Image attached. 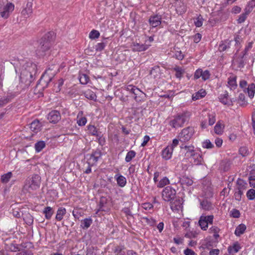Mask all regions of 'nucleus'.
Wrapping results in <instances>:
<instances>
[{"label": "nucleus", "mask_w": 255, "mask_h": 255, "mask_svg": "<svg viewBox=\"0 0 255 255\" xmlns=\"http://www.w3.org/2000/svg\"><path fill=\"white\" fill-rule=\"evenodd\" d=\"M247 14H248L247 13H244L241 14L238 19V23H241L244 22L247 17Z\"/></svg>", "instance_id": "680f3d73"}, {"label": "nucleus", "mask_w": 255, "mask_h": 255, "mask_svg": "<svg viewBox=\"0 0 255 255\" xmlns=\"http://www.w3.org/2000/svg\"><path fill=\"white\" fill-rule=\"evenodd\" d=\"M175 72V76L177 78L180 79L185 73L184 69L178 66H175L173 68Z\"/></svg>", "instance_id": "5701e85b"}, {"label": "nucleus", "mask_w": 255, "mask_h": 255, "mask_svg": "<svg viewBox=\"0 0 255 255\" xmlns=\"http://www.w3.org/2000/svg\"><path fill=\"white\" fill-rule=\"evenodd\" d=\"M244 192L239 191L236 189L235 193L234 194L235 198L237 201H241L242 198V195Z\"/></svg>", "instance_id": "13d9d810"}, {"label": "nucleus", "mask_w": 255, "mask_h": 255, "mask_svg": "<svg viewBox=\"0 0 255 255\" xmlns=\"http://www.w3.org/2000/svg\"><path fill=\"white\" fill-rule=\"evenodd\" d=\"M248 187L247 183L244 180L238 179L237 181V188L236 189L243 192L245 191Z\"/></svg>", "instance_id": "412c9836"}, {"label": "nucleus", "mask_w": 255, "mask_h": 255, "mask_svg": "<svg viewBox=\"0 0 255 255\" xmlns=\"http://www.w3.org/2000/svg\"><path fill=\"white\" fill-rule=\"evenodd\" d=\"M79 79L80 82L82 84H86L89 81V78L88 76L85 74H81L79 75Z\"/></svg>", "instance_id": "37998d69"}, {"label": "nucleus", "mask_w": 255, "mask_h": 255, "mask_svg": "<svg viewBox=\"0 0 255 255\" xmlns=\"http://www.w3.org/2000/svg\"><path fill=\"white\" fill-rule=\"evenodd\" d=\"M173 151V150L172 147L167 145L162 151L161 156L162 158L166 160L170 159L172 157Z\"/></svg>", "instance_id": "2eb2a0df"}, {"label": "nucleus", "mask_w": 255, "mask_h": 255, "mask_svg": "<svg viewBox=\"0 0 255 255\" xmlns=\"http://www.w3.org/2000/svg\"><path fill=\"white\" fill-rule=\"evenodd\" d=\"M180 141L179 138L177 139L175 138L172 140V142L171 144H169L168 146H170V147H172V149L174 150V148L177 146V145L179 144V141Z\"/></svg>", "instance_id": "69168bd1"}, {"label": "nucleus", "mask_w": 255, "mask_h": 255, "mask_svg": "<svg viewBox=\"0 0 255 255\" xmlns=\"http://www.w3.org/2000/svg\"><path fill=\"white\" fill-rule=\"evenodd\" d=\"M84 95L86 98L92 100H95L97 97L95 93L91 90L86 91Z\"/></svg>", "instance_id": "f704fd0d"}, {"label": "nucleus", "mask_w": 255, "mask_h": 255, "mask_svg": "<svg viewBox=\"0 0 255 255\" xmlns=\"http://www.w3.org/2000/svg\"><path fill=\"white\" fill-rule=\"evenodd\" d=\"M54 37L53 32H49L46 33L40 39L39 44L36 50V54L39 56L43 55L45 52L49 49L51 45V42L54 39Z\"/></svg>", "instance_id": "f03ea898"}, {"label": "nucleus", "mask_w": 255, "mask_h": 255, "mask_svg": "<svg viewBox=\"0 0 255 255\" xmlns=\"http://www.w3.org/2000/svg\"><path fill=\"white\" fill-rule=\"evenodd\" d=\"M176 191L170 186H167L162 191V198L166 202H170L174 199Z\"/></svg>", "instance_id": "0eeeda50"}, {"label": "nucleus", "mask_w": 255, "mask_h": 255, "mask_svg": "<svg viewBox=\"0 0 255 255\" xmlns=\"http://www.w3.org/2000/svg\"><path fill=\"white\" fill-rule=\"evenodd\" d=\"M14 5L11 2H7L5 5H0V15L3 18H7L13 11Z\"/></svg>", "instance_id": "6e6552de"}, {"label": "nucleus", "mask_w": 255, "mask_h": 255, "mask_svg": "<svg viewBox=\"0 0 255 255\" xmlns=\"http://www.w3.org/2000/svg\"><path fill=\"white\" fill-rule=\"evenodd\" d=\"M202 208L205 210H210L212 209V205L211 202L207 200H204L200 203Z\"/></svg>", "instance_id": "7c9ffc66"}, {"label": "nucleus", "mask_w": 255, "mask_h": 255, "mask_svg": "<svg viewBox=\"0 0 255 255\" xmlns=\"http://www.w3.org/2000/svg\"><path fill=\"white\" fill-rule=\"evenodd\" d=\"M246 229V226L244 224H240L236 228L235 231V234L237 236H240L244 233Z\"/></svg>", "instance_id": "cd10ccee"}, {"label": "nucleus", "mask_w": 255, "mask_h": 255, "mask_svg": "<svg viewBox=\"0 0 255 255\" xmlns=\"http://www.w3.org/2000/svg\"><path fill=\"white\" fill-rule=\"evenodd\" d=\"M81 226L83 229H88L92 223V220L90 218H86L81 221Z\"/></svg>", "instance_id": "ea45409f"}, {"label": "nucleus", "mask_w": 255, "mask_h": 255, "mask_svg": "<svg viewBox=\"0 0 255 255\" xmlns=\"http://www.w3.org/2000/svg\"><path fill=\"white\" fill-rule=\"evenodd\" d=\"M136 155V152L133 150L129 151L126 156L125 161L127 162H130Z\"/></svg>", "instance_id": "79ce46f5"}, {"label": "nucleus", "mask_w": 255, "mask_h": 255, "mask_svg": "<svg viewBox=\"0 0 255 255\" xmlns=\"http://www.w3.org/2000/svg\"><path fill=\"white\" fill-rule=\"evenodd\" d=\"M216 114L215 112H211L208 114V125L209 126L213 125L216 121Z\"/></svg>", "instance_id": "473e14b6"}, {"label": "nucleus", "mask_w": 255, "mask_h": 255, "mask_svg": "<svg viewBox=\"0 0 255 255\" xmlns=\"http://www.w3.org/2000/svg\"><path fill=\"white\" fill-rule=\"evenodd\" d=\"M214 216L202 215L200 216L198 224L201 229L203 231H206L208 228V224H212L213 222Z\"/></svg>", "instance_id": "423d86ee"}, {"label": "nucleus", "mask_w": 255, "mask_h": 255, "mask_svg": "<svg viewBox=\"0 0 255 255\" xmlns=\"http://www.w3.org/2000/svg\"><path fill=\"white\" fill-rule=\"evenodd\" d=\"M225 125L223 121H219L214 127V131L217 134H222L224 132Z\"/></svg>", "instance_id": "aec40b11"}, {"label": "nucleus", "mask_w": 255, "mask_h": 255, "mask_svg": "<svg viewBox=\"0 0 255 255\" xmlns=\"http://www.w3.org/2000/svg\"><path fill=\"white\" fill-rule=\"evenodd\" d=\"M190 117V113L188 112L179 114L170 120L169 125L173 128H178L183 126L184 123L187 122Z\"/></svg>", "instance_id": "20e7f679"}, {"label": "nucleus", "mask_w": 255, "mask_h": 255, "mask_svg": "<svg viewBox=\"0 0 255 255\" xmlns=\"http://www.w3.org/2000/svg\"><path fill=\"white\" fill-rule=\"evenodd\" d=\"M15 255H33V254L30 251L23 250L19 251Z\"/></svg>", "instance_id": "052dcab7"}, {"label": "nucleus", "mask_w": 255, "mask_h": 255, "mask_svg": "<svg viewBox=\"0 0 255 255\" xmlns=\"http://www.w3.org/2000/svg\"><path fill=\"white\" fill-rule=\"evenodd\" d=\"M100 32L96 30H92L89 33V38L91 39L98 38L100 36Z\"/></svg>", "instance_id": "49530a36"}, {"label": "nucleus", "mask_w": 255, "mask_h": 255, "mask_svg": "<svg viewBox=\"0 0 255 255\" xmlns=\"http://www.w3.org/2000/svg\"><path fill=\"white\" fill-rule=\"evenodd\" d=\"M106 45H107V43L106 42L98 43L96 45V49L97 51H101L102 50H103L105 48V47H106Z\"/></svg>", "instance_id": "6e6d98bb"}, {"label": "nucleus", "mask_w": 255, "mask_h": 255, "mask_svg": "<svg viewBox=\"0 0 255 255\" xmlns=\"http://www.w3.org/2000/svg\"><path fill=\"white\" fill-rule=\"evenodd\" d=\"M219 100L224 105L232 106V101H229V93L227 91H226L225 94L220 95Z\"/></svg>", "instance_id": "4be33fe9"}, {"label": "nucleus", "mask_w": 255, "mask_h": 255, "mask_svg": "<svg viewBox=\"0 0 255 255\" xmlns=\"http://www.w3.org/2000/svg\"><path fill=\"white\" fill-rule=\"evenodd\" d=\"M203 18L201 15H199L195 20L194 24L196 27H201L203 24Z\"/></svg>", "instance_id": "09e8293b"}, {"label": "nucleus", "mask_w": 255, "mask_h": 255, "mask_svg": "<svg viewBox=\"0 0 255 255\" xmlns=\"http://www.w3.org/2000/svg\"><path fill=\"white\" fill-rule=\"evenodd\" d=\"M231 216L233 217L236 218H239L240 216V213L239 211L237 209H233L231 211Z\"/></svg>", "instance_id": "e2e57ef3"}, {"label": "nucleus", "mask_w": 255, "mask_h": 255, "mask_svg": "<svg viewBox=\"0 0 255 255\" xmlns=\"http://www.w3.org/2000/svg\"><path fill=\"white\" fill-rule=\"evenodd\" d=\"M202 70L201 69H197L194 75V78L195 79H198L199 78L202 77Z\"/></svg>", "instance_id": "0e129e2a"}, {"label": "nucleus", "mask_w": 255, "mask_h": 255, "mask_svg": "<svg viewBox=\"0 0 255 255\" xmlns=\"http://www.w3.org/2000/svg\"><path fill=\"white\" fill-rule=\"evenodd\" d=\"M23 220L26 224L29 226L31 225L33 222V217L29 213H27L24 215Z\"/></svg>", "instance_id": "58836bf2"}, {"label": "nucleus", "mask_w": 255, "mask_h": 255, "mask_svg": "<svg viewBox=\"0 0 255 255\" xmlns=\"http://www.w3.org/2000/svg\"><path fill=\"white\" fill-rule=\"evenodd\" d=\"M180 147L181 149H184L185 151V155L189 158H190L192 155L196 151L194 149V147L192 145L187 146L182 144L180 146Z\"/></svg>", "instance_id": "f3484780"}, {"label": "nucleus", "mask_w": 255, "mask_h": 255, "mask_svg": "<svg viewBox=\"0 0 255 255\" xmlns=\"http://www.w3.org/2000/svg\"><path fill=\"white\" fill-rule=\"evenodd\" d=\"M72 214L76 219H79L82 216V213L77 209L74 210L72 212Z\"/></svg>", "instance_id": "338daca9"}, {"label": "nucleus", "mask_w": 255, "mask_h": 255, "mask_svg": "<svg viewBox=\"0 0 255 255\" xmlns=\"http://www.w3.org/2000/svg\"><path fill=\"white\" fill-rule=\"evenodd\" d=\"M45 146V143L43 141H39L35 144V149L37 152H39Z\"/></svg>", "instance_id": "a19ab883"}, {"label": "nucleus", "mask_w": 255, "mask_h": 255, "mask_svg": "<svg viewBox=\"0 0 255 255\" xmlns=\"http://www.w3.org/2000/svg\"><path fill=\"white\" fill-rule=\"evenodd\" d=\"M100 156L101 154L99 152H95L91 154L89 158L88 159L87 163L88 165H94L98 161Z\"/></svg>", "instance_id": "dca6fc26"}, {"label": "nucleus", "mask_w": 255, "mask_h": 255, "mask_svg": "<svg viewBox=\"0 0 255 255\" xmlns=\"http://www.w3.org/2000/svg\"><path fill=\"white\" fill-rule=\"evenodd\" d=\"M210 77V73L208 70H205L204 71H202V79L204 81H206L209 79Z\"/></svg>", "instance_id": "4d7b16f0"}, {"label": "nucleus", "mask_w": 255, "mask_h": 255, "mask_svg": "<svg viewBox=\"0 0 255 255\" xmlns=\"http://www.w3.org/2000/svg\"><path fill=\"white\" fill-rule=\"evenodd\" d=\"M174 56L179 60H181L184 58V55L181 51H175Z\"/></svg>", "instance_id": "bf43d9fd"}, {"label": "nucleus", "mask_w": 255, "mask_h": 255, "mask_svg": "<svg viewBox=\"0 0 255 255\" xmlns=\"http://www.w3.org/2000/svg\"><path fill=\"white\" fill-rule=\"evenodd\" d=\"M194 133V129L192 127H188L182 130L178 135V138L181 142H186L189 141Z\"/></svg>", "instance_id": "39448f33"}, {"label": "nucleus", "mask_w": 255, "mask_h": 255, "mask_svg": "<svg viewBox=\"0 0 255 255\" xmlns=\"http://www.w3.org/2000/svg\"><path fill=\"white\" fill-rule=\"evenodd\" d=\"M185 255H195V253L190 249H186L184 251Z\"/></svg>", "instance_id": "774afa93"}, {"label": "nucleus", "mask_w": 255, "mask_h": 255, "mask_svg": "<svg viewBox=\"0 0 255 255\" xmlns=\"http://www.w3.org/2000/svg\"><path fill=\"white\" fill-rule=\"evenodd\" d=\"M206 94V92L205 90L204 89H201L198 92L195 93L192 95V99L194 101H196L204 97Z\"/></svg>", "instance_id": "a878e982"}, {"label": "nucleus", "mask_w": 255, "mask_h": 255, "mask_svg": "<svg viewBox=\"0 0 255 255\" xmlns=\"http://www.w3.org/2000/svg\"><path fill=\"white\" fill-rule=\"evenodd\" d=\"M142 220L149 226H154L155 224V220L152 218H148L146 217H142Z\"/></svg>", "instance_id": "8fccbe9b"}, {"label": "nucleus", "mask_w": 255, "mask_h": 255, "mask_svg": "<svg viewBox=\"0 0 255 255\" xmlns=\"http://www.w3.org/2000/svg\"><path fill=\"white\" fill-rule=\"evenodd\" d=\"M150 74L154 78L158 77L160 74V69L159 66H154L150 70Z\"/></svg>", "instance_id": "c9c22d12"}, {"label": "nucleus", "mask_w": 255, "mask_h": 255, "mask_svg": "<svg viewBox=\"0 0 255 255\" xmlns=\"http://www.w3.org/2000/svg\"><path fill=\"white\" fill-rule=\"evenodd\" d=\"M83 112H80L77 115V123L79 126H84L87 123V120L86 117H82Z\"/></svg>", "instance_id": "393cba45"}, {"label": "nucleus", "mask_w": 255, "mask_h": 255, "mask_svg": "<svg viewBox=\"0 0 255 255\" xmlns=\"http://www.w3.org/2000/svg\"><path fill=\"white\" fill-rule=\"evenodd\" d=\"M124 248L120 246H117L115 247V253L116 255H125L124 252L123 251Z\"/></svg>", "instance_id": "5fc2aeb1"}, {"label": "nucleus", "mask_w": 255, "mask_h": 255, "mask_svg": "<svg viewBox=\"0 0 255 255\" xmlns=\"http://www.w3.org/2000/svg\"><path fill=\"white\" fill-rule=\"evenodd\" d=\"M202 147L204 148H212L214 145L209 139H206L202 142Z\"/></svg>", "instance_id": "de8ad7c7"}, {"label": "nucleus", "mask_w": 255, "mask_h": 255, "mask_svg": "<svg viewBox=\"0 0 255 255\" xmlns=\"http://www.w3.org/2000/svg\"><path fill=\"white\" fill-rule=\"evenodd\" d=\"M247 92L249 97L253 98L255 93V84L254 83L250 84L247 89Z\"/></svg>", "instance_id": "72a5a7b5"}, {"label": "nucleus", "mask_w": 255, "mask_h": 255, "mask_svg": "<svg viewBox=\"0 0 255 255\" xmlns=\"http://www.w3.org/2000/svg\"><path fill=\"white\" fill-rule=\"evenodd\" d=\"M126 89L135 95L134 99L135 100H137V96L140 97L144 94L138 88L131 85L127 86Z\"/></svg>", "instance_id": "4468645a"}, {"label": "nucleus", "mask_w": 255, "mask_h": 255, "mask_svg": "<svg viewBox=\"0 0 255 255\" xmlns=\"http://www.w3.org/2000/svg\"><path fill=\"white\" fill-rule=\"evenodd\" d=\"M247 196L250 200H254L255 199V190L251 189L247 193Z\"/></svg>", "instance_id": "603ef678"}, {"label": "nucleus", "mask_w": 255, "mask_h": 255, "mask_svg": "<svg viewBox=\"0 0 255 255\" xmlns=\"http://www.w3.org/2000/svg\"><path fill=\"white\" fill-rule=\"evenodd\" d=\"M190 158L191 162L196 165L202 164L204 161L203 157L200 152L196 151Z\"/></svg>", "instance_id": "9b49d317"}, {"label": "nucleus", "mask_w": 255, "mask_h": 255, "mask_svg": "<svg viewBox=\"0 0 255 255\" xmlns=\"http://www.w3.org/2000/svg\"><path fill=\"white\" fill-rule=\"evenodd\" d=\"M47 119L51 123H56L61 119L60 114L57 111H52L48 115Z\"/></svg>", "instance_id": "f8f14e48"}, {"label": "nucleus", "mask_w": 255, "mask_h": 255, "mask_svg": "<svg viewBox=\"0 0 255 255\" xmlns=\"http://www.w3.org/2000/svg\"><path fill=\"white\" fill-rule=\"evenodd\" d=\"M220 231V229L217 226H212L209 230V232L210 234H213V236L215 239H217L219 237V233Z\"/></svg>", "instance_id": "c756f323"}, {"label": "nucleus", "mask_w": 255, "mask_h": 255, "mask_svg": "<svg viewBox=\"0 0 255 255\" xmlns=\"http://www.w3.org/2000/svg\"><path fill=\"white\" fill-rule=\"evenodd\" d=\"M66 213V210L64 208H59L57 211L56 215V219L58 221H61L63 216L65 215Z\"/></svg>", "instance_id": "c85d7f7f"}, {"label": "nucleus", "mask_w": 255, "mask_h": 255, "mask_svg": "<svg viewBox=\"0 0 255 255\" xmlns=\"http://www.w3.org/2000/svg\"><path fill=\"white\" fill-rule=\"evenodd\" d=\"M238 103L241 106L246 105L247 104V102L246 101V97L244 94H240L238 99Z\"/></svg>", "instance_id": "3c124183"}, {"label": "nucleus", "mask_w": 255, "mask_h": 255, "mask_svg": "<svg viewBox=\"0 0 255 255\" xmlns=\"http://www.w3.org/2000/svg\"><path fill=\"white\" fill-rule=\"evenodd\" d=\"M241 249L240 244L238 242L235 243L233 246H230L228 248V251L230 254L236 253Z\"/></svg>", "instance_id": "b1692460"}, {"label": "nucleus", "mask_w": 255, "mask_h": 255, "mask_svg": "<svg viewBox=\"0 0 255 255\" xmlns=\"http://www.w3.org/2000/svg\"><path fill=\"white\" fill-rule=\"evenodd\" d=\"M237 77L234 74H230L227 79V83L226 86L230 89V90H234L237 89L238 84L237 82Z\"/></svg>", "instance_id": "9d476101"}, {"label": "nucleus", "mask_w": 255, "mask_h": 255, "mask_svg": "<svg viewBox=\"0 0 255 255\" xmlns=\"http://www.w3.org/2000/svg\"><path fill=\"white\" fill-rule=\"evenodd\" d=\"M40 176L38 174H35L31 178L26 180L23 187V192L32 193L40 187Z\"/></svg>", "instance_id": "7ed1b4c3"}, {"label": "nucleus", "mask_w": 255, "mask_h": 255, "mask_svg": "<svg viewBox=\"0 0 255 255\" xmlns=\"http://www.w3.org/2000/svg\"><path fill=\"white\" fill-rule=\"evenodd\" d=\"M146 40L144 44H140L137 42H133L130 46L131 50L134 52H142L147 50L150 46V44L147 43Z\"/></svg>", "instance_id": "1a4fd4ad"}, {"label": "nucleus", "mask_w": 255, "mask_h": 255, "mask_svg": "<svg viewBox=\"0 0 255 255\" xmlns=\"http://www.w3.org/2000/svg\"><path fill=\"white\" fill-rule=\"evenodd\" d=\"M41 127L42 125L39 121L35 120L31 123L30 128L34 133H36L41 130Z\"/></svg>", "instance_id": "a211bd4d"}, {"label": "nucleus", "mask_w": 255, "mask_h": 255, "mask_svg": "<svg viewBox=\"0 0 255 255\" xmlns=\"http://www.w3.org/2000/svg\"><path fill=\"white\" fill-rule=\"evenodd\" d=\"M15 73L19 76L21 83H24L25 85L22 88L27 87L31 83L33 79V75L36 72V65L30 62L21 61L18 62L14 66Z\"/></svg>", "instance_id": "f257e3e1"}, {"label": "nucleus", "mask_w": 255, "mask_h": 255, "mask_svg": "<svg viewBox=\"0 0 255 255\" xmlns=\"http://www.w3.org/2000/svg\"><path fill=\"white\" fill-rule=\"evenodd\" d=\"M12 176V172H8L7 173L4 174L1 176L0 181L3 184H6L9 182Z\"/></svg>", "instance_id": "bb28decb"}, {"label": "nucleus", "mask_w": 255, "mask_h": 255, "mask_svg": "<svg viewBox=\"0 0 255 255\" xmlns=\"http://www.w3.org/2000/svg\"><path fill=\"white\" fill-rule=\"evenodd\" d=\"M117 182V184L121 187H124L127 184V179L125 176L122 175L117 174L114 177Z\"/></svg>", "instance_id": "6ab92c4d"}, {"label": "nucleus", "mask_w": 255, "mask_h": 255, "mask_svg": "<svg viewBox=\"0 0 255 255\" xmlns=\"http://www.w3.org/2000/svg\"><path fill=\"white\" fill-rule=\"evenodd\" d=\"M43 213L45 214V218L49 220L51 218L53 211L50 207H46L43 210Z\"/></svg>", "instance_id": "4c0bfd02"}, {"label": "nucleus", "mask_w": 255, "mask_h": 255, "mask_svg": "<svg viewBox=\"0 0 255 255\" xmlns=\"http://www.w3.org/2000/svg\"><path fill=\"white\" fill-rule=\"evenodd\" d=\"M249 180L251 187L255 188V174H251L249 177Z\"/></svg>", "instance_id": "864d4df0"}, {"label": "nucleus", "mask_w": 255, "mask_h": 255, "mask_svg": "<svg viewBox=\"0 0 255 255\" xmlns=\"http://www.w3.org/2000/svg\"><path fill=\"white\" fill-rule=\"evenodd\" d=\"M149 24L152 27H156L160 25L161 23V16L160 15H153L149 19Z\"/></svg>", "instance_id": "ddd939ff"}, {"label": "nucleus", "mask_w": 255, "mask_h": 255, "mask_svg": "<svg viewBox=\"0 0 255 255\" xmlns=\"http://www.w3.org/2000/svg\"><path fill=\"white\" fill-rule=\"evenodd\" d=\"M181 183L183 185H186L187 186H190L192 185L193 181V180L186 176H183L181 179Z\"/></svg>", "instance_id": "e433bc0d"}, {"label": "nucleus", "mask_w": 255, "mask_h": 255, "mask_svg": "<svg viewBox=\"0 0 255 255\" xmlns=\"http://www.w3.org/2000/svg\"><path fill=\"white\" fill-rule=\"evenodd\" d=\"M170 183L168 178L166 177H163L161 179L157 184V187L162 188Z\"/></svg>", "instance_id": "c03bdc74"}, {"label": "nucleus", "mask_w": 255, "mask_h": 255, "mask_svg": "<svg viewBox=\"0 0 255 255\" xmlns=\"http://www.w3.org/2000/svg\"><path fill=\"white\" fill-rule=\"evenodd\" d=\"M88 130L89 132L91 134H92L93 135L97 136H99L98 130H97L96 128L94 126L89 125L88 126Z\"/></svg>", "instance_id": "a18cd8bd"}, {"label": "nucleus", "mask_w": 255, "mask_h": 255, "mask_svg": "<svg viewBox=\"0 0 255 255\" xmlns=\"http://www.w3.org/2000/svg\"><path fill=\"white\" fill-rule=\"evenodd\" d=\"M32 13L31 4L26 5V7L22 11V14L25 17H29Z\"/></svg>", "instance_id": "2f4dec72"}]
</instances>
